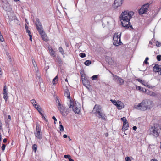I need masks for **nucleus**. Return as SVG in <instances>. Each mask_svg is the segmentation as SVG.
Listing matches in <instances>:
<instances>
[{
  "mask_svg": "<svg viewBox=\"0 0 161 161\" xmlns=\"http://www.w3.org/2000/svg\"><path fill=\"white\" fill-rule=\"evenodd\" d=\"M134 12L131 11H125L122 12L120 16L122 25H123L126 26V25H127V24L130 23V20L134 15Z\"/></svg>",
  "mask_w": 161,
  "mask_h": 161,
  "instance_id": "nucleus-1",
  "label": "nucleus"
},
{
  "mask_svg": "<svg viewBox=\"0 0 161 161\" xmlns=\"http://www.w3.org/2000/svg\"><path fill=\"white\" fill-rule=\"evenodd\" d=\"M153 101L150 100H144L137 105H135L134 108L136 109L141 111H145L147 108L150 109L153 105Z\"/></svg>",
  "mask_w": 161,
  "mask_h": 161,
  "instance_id": "nucleus-2",
  "label": "nucleus"
},
{
  "mask_svg": "<svg viewBox=\"0 0 161 161\" xmlns=\"http://www.w3.org/2000/svg\"><path fill=\"white\" fill-rule=\"evenodd\" d=\"M93 113L96 116L102 120H105L106 116L103 111L101 106L99 105H95L92 110Z\"/></svg>",
  "mask_w": 161,
  "mask_h": 161,
  "instance_id": "nucleus-3",
  "label": "nucleus"
},
{
  "mask_svg": "<svg viewBox=\"0 0 161 161\" xmlns=\"http://www.w3.org/2000/svg\"><path fill=\"white\" fill-rule=\"evenodd\" d=\"M149 134L152 135L153 136L157 138L159 136V130L158 128L157 125L154 126L152 127L149 129Z\"/></svg>",
  "mask_w": 161,
  "mask_h": 161,
  "instance_id": "nucleus-4",
  "label": "nucleus"
},
{
  "mask_svg": "<svg viewBox=\"0 0 161 161\" xmlns=\"http://www.w3.org/2000/svg\"><path fill=\"white\" fill-rule=\"evenodd\" d=\"M36 131L34 133L35 137L38 139L41 140L42 138L41 127L38 123L36 124Z\"/></svg>",
  "mask_w": 161,
  "mask_h": 161,
  "instance_id": "nucleus-5",
  "label": "nucleus"
},
{
  "mask_svg": "<svg viewBox=\"0 0 161 161\" xmlns=\"http://www.w3.org/2000/svg\"><path fill=\"white\" fill-rule=\"evenodd\" d=\"M121 34L120 33L119 35H118V33H115L113 37V44L115 46H118L121 43L120 41Z\"/></svg>",
  "mask_w": 161,
  "mask_h": 161,
  "instance_id": "nucleus-6",
  "label": "nucleus"
},
{
  "mask_svg": "<svg viewBox=\"0 0 161 161\" xmlns=\"http://www.w3.org/2000/svg\"><path fill=\"white\" fill-rule=\"evenodd\" d=\"M57 107L59 110L61 114L63 116H66L68 113V109L66 108L63 105L59 103L57 105Z\"/></svg>",
  "mask_w": 161,
  "mask_h": 161,
  "instance_id": "nucleus-7",
  "label": "nucleus"
},
{
  "mask_svg": "<svg viewBox=\"0 0 161 161\" xmlns=\"http://www.w3.org/2000/svg\"><path fill=\"white\" fill-rule=\"evenodd\" d=\"M149 4V3L146 4L142 6L141 8L139 10V13L140 14H142L148 11Z\"/></svg>",
  "mask_w": 161,
  "mask_h": 161,
  "instance_id": "nucleus-8",
  "label": "nucleus"
},
{
  "mask_svg": "<svg viewBox=\"0 0 161 161\" xmlns=\"http://www.w3.org/2000/svg\"><path fill=\"white\" fill-rule=\"evenodd\" d=\"M70 104L69 105V108H72L73 111L75 113L78 114L80 112V109L79 108L76 106L73 103L71 100L70 101Z\"/></svg>",
  "mask_w": 161,
  "mask_h": 161,
  "instance_id": "nucleus-9",
  "label": "nucleus"
},
{
  "mask_svg": "<svg viewBox=\"0 0 161 161\" xmlns=\"http://www.w3.org/2000/svg\"><path fill=\"white\" fill-rule=\"evenodd\" d=\"M109 72L112 74L113 77V80H114L116 81L117 80L118 82L120 85H122L124 84V81L123 79L116 75H114L111 71H109Z\"/></svg>",
  "mask_w": 161,
  "mask_h": 161,
  "instance_id": "nucleus-10",
  "label": "nucleus"
},
{
  "mask_svg": "<svg viewBox=\"0 0 161 161\" xmlns=\"http://www.w3.org/2000/svg\"><path fill=\"white\" fill-rule=\"evenodd\" d=\"M2 5L3 9L5 10L8 11V12L11 11V8H10L8 2L6 1L5 3V2L3 1Z\"/></svg>",
  "mask_w": 161,
  "mask_h": 161,
  "instance_id": "nucleus-11",
  "label": "nucleus"
},
{
  "mask_svg": "<svg viewBox=\"0 0 161 161\" xmlns=\"http://www.w3.org/2000/svg\"><path fill=\"white\" fill-rule=\"evenodd\" d=\"M7 87L6 86H5L4 87L3 91V98L5 99V101H6L8 98V94L7 93Z\"/></svg>",
  "mask_w": 161,
  "mask_h": 161,
  "instance_id": "nucleus-12",
  "label": "nucleus"
},
{
  "mask_svg": "<svg viewBox=\"0 0 161 161\" xmlns=\"http://www.w3.org/2000/svg\"><path fill=\"white\" fill-rule=\"evenodd\" d=\"M36 29L38 31H41L43 30L42 26L41 23L40 22L39 19H37L36 21Z\"/></svg>",
  "mask_w": 161,
  "mask_h": 161,
  "instance_id": "nucleus-13",
  "label": "nucleus"
},
{
  "mask_svg": "<svg viewBox=\"0 0 161 161\" xmlns=\"http://www.w3.org/2000/svg\"><path fill=\"white\" fill-rule=\"evenodd\" d=\"M7 14L8 15L9 19L10 20L12 21L17 20L16 17L13 12L11 11L7 12Z\"/></svg>",
  "mask_w": 161,
  "mask_h": 161,
  "instance_id": "nucleus-14",
  "label": "nucleus"
},
{
  "mask_svg": "<svg viewBox=\"0 0 161 161\" xmlns=\"http://www.w3.org/2000/svg\"><path fill=\"white\" fill-rule=\"evenodd\" d=\"M38 32L40 35L42 40L45 41H47L48 40L47 35L44 32L43 30L41 31H39Z\"/></svg>",
  "mask_w": 161,
  "mask_h": 161,
  "instance_id": "nucleus-15",
  "label": "nucleus"
},
{
  "mask_svg": "<svg viewBox=\"0 0 161 161\" xmlns=\"http://www.w3.org/2000/svg\"><path fill=\"white\" fill-rule=\"evenodd\" d=\"M146 94L153 97H158L160 95V94H156L155 93L151 91H150L148 90H147V91H146Z\"/></svg>",
  "mask_w": 161,
  "mask_h": 161,
  "instance_id": "nucleus-16",
  "label": "nucleus"
},
{
  "mask_svg": "<svg viewBox=\"0 0 161 161\" xmlns=\"http://www.w3.org/2000/svg\"><path fill=\"white\" fill-rule=\"evenodd\" d=\"M122 3V0H115L114 2V7L115 8L121 6Z\"/></svg>",
  "mask_w": 161,
  "mask_h": 161,
  "instance_id": "nucleus-17",
  "label": "nucleus"
},
{
  "mask_svg": "<svg viewBox=\"0 0 161 161\" xmlns=\"http://www.w3.org/2000/svg\"><path fill=\"white\" fill-rule=\"evenodd\" d=\"M160 70H161V65L155 64L153 67V71L155 72H159Z\"/></svg>",
  "mask_w": 161,
  "mask_h": 161,
  "instance_id": "nucleus-18",
  "label": "nucleus"
},
{
  "mask_svg": "<svg viewBox=\"0 0 161 161\" xmlns=\"http://www.w3.org/2000/svg\"><path fill=\"white\" fill-rule=\"evenodd\" d=\"M129 127V125L128 122L123 123L122 130L123 131L127 130Z\"/></svg>",
  "mask_w": 161,
  "mask_h": 161,
  "instance_id": "nucleus-19",
  "label": "nucleus"
},
{
  "mask_svg": "<svg viewBox=\"0 0 161 161\" xmlns=\"http://www.w3.org/2000/svg\"><path fill=\"white\" fill-rule=\"evenodd\" d=\"M31 103H32V104L35 106V107L36 108H37V106L38 107H39V105H38L36 101L34 99H32L31 100Z\"/></svg>",
  "mask_w": 161,
  "mask_h": 161,
  "instance_id": "nucleus-20",
  "label": "nucleus"
},
{
  "mask_svg": "<svg viewBox=\"0 0 161 161\" xmlns=\"http://www.w3.org/2000/svg\"><path fill=\"white\" fill-rule=\"evenodd\" d=\"M65 95L67 96V98L68 99H70V92L68 90L66 89L65 91Z\"/></svg>",
  "mask_w": 161,
  "mask_h": 161,
  "instance_id": "nucleus-21",
  "label": "nucleus"
},
{
  "mask_svg": "<svg viewBox=\"0 0 161 161\" xmlns=\"http://www.w3.org/2000/svg\"><path fill=\"white\" fill-rule=\"evenodd\" d=\"M58 75L56 76L53 80L52 83L53 85H55L56 84L58 80Z\"/></svg>",
  "mask_w": 161,
  "mask_h": 161,
  "instance_id": "nucleus-22",
  "label": "nucleus"
},
{
  "mask_svg": "<svg viewBox=\"0 0 161 161\" xmlns=\"http://www.w3.org/2000/svg\"><path fill=\"white\" fill-rule=\"evenodd\" d=\"M126 26H125L124 25H122L123 27L125 28V29H128L129 27L131 29H133L132 25H130V23H129L128 24H127V25H126Z\"/></svg>",
  "mask_w": 161,
  "mask_h": 161,
  "instance_id": "nucleus-23",
  "label": "nucleus"
},
{
  "mask_svg": "<svg viewBox=\"0 0 161 161\" xmlns=\"http://www.w3.org/2000/svg\"><path fill=\"white\" fill-rule=\"evenodd\" d=\"M119 103H117V105H116L117 108L119 109H121L122 108V106H121L120 103H121V102L120 101H118Z\"/></svg>",
  "mask_w": 161,
  "mask_h": 161,
  "instance_id": "nucleus-24",
  "label": "nucleus"
},
{
  "mask_svg": "<svg viewBox=\"0 0 161 161\" xmlns=\"http://www.w3.org/2000/svg\"><path fill=\"white\" fill-rule=\"evenodd\" d=\"M49 52L50 54L53 57H55L56 56V54L55 53V51H54L53 50Z\"/></svg>",
  "mask_w": 161,
  "mask_h": 161,
  "instance_id": "nucleus-25",
  "label": "nucleus"
},
{
  "mask_svg": "<svg viewBox=\"0 0 161 161\" xmlns=\"http://www.w3.org/2000/svg\"><path fill=\"white\" fill-rule=\"evenodd\" d=\"M32 148L33 150L35 152H36L37 149V145L36 144L33 145L32 146Z\"/></svg>",
  "mask_w": 161,
  "mask_h": 161,
  "instance_id": "nucleus-26",
  "label": "nucleus"
},
{
  "mask_svg": "<svg viewBox=\"0 0 161 161\" xmlns=\"http://www.w3.org/2000/svg\"><path fill=\"white\" fill-rule=\"evenodd\" d=\"M37 111L39 112L40 114H41V116L43 114L42 113V109L40 108L39 107H37V108H36Z\"/></svg>",
  "mask_w": 161,
  "mask_h": 161,
  "instance_id": "nucleus-27",
  "label": "nucleus"
},
{
  "mask_svg": "<svg viewBox=\"0 0 161 161\" xmlns=\"http://www.w3.org/2000/svg\"><path fill=\"white\" fill-rule=\"evenodd\" d=\"M91 63V61L90 60H86L84 63V64L86 66H89Z\"/></svg>",
  "mask_w": 161,
  "mask_h": 161,
  "instance_id": "nucleus-28",
  "label": "nucleus"
},
{
  "mask_svg": "<svg viewBox=\"0 0 161 161\" xmlns=\"http://www.w3.org/2000/svg\"><path fill=\"white\" fill-rule=\"evenodd\" d=\"M158 98L159 99L158 103V104L157 106L158 107H161V95L160 94V96L158 97Z\"/></svg>",
  "mask_w": 161,
  "mask_h": 161,
  "instance_id": "nucleus-29",
  "label": "nucleus"
},
{
  "mask_svg": "<svg viewBox=\"0 0 161 161\" xmlns=\"http://www.w3.org/2000/svg\"><path fill=\"white\" fill-rule=\"evenodd\" d=\"M97 75H94L92 76L91 77L92 80H97Z\"/></svg>",
  "mask_w": 161,
  "mask_h": 161,
  "instance_id": "nucleus-30",
  "label": "nucleus"
},
{
  "mask_svg": "<svg viewBox=\"0 0 161 161\" xmlns=\"http://www.w3.org/2000/svg\"><path fill=\"white\" fill-rule=\"evenodd\" d=\"M110 101H112V102L113 104L115 106H116L117 105V103H119L118 101H116L115 100H112V99H111L110 100Z\"/></svg>",
  "mask_w": 161,
  "mask_h": 161,
  "instance_id": "nucleus-31",
  "label": "nucleus"
},
{
  "mask_svg": "<svg viewBox=\"0 0 161 161\" xmlns=\"http://www.w3.org/2000/svg\"><path fill=\"white\" fill-rule=\"evenodd\" d=\"M59 50L60 52L62 54H64L63 49L61 47H60L59 48Z\"/></svg>",
  "mask_w": 161,
  "mask_h": 161,
  "instance_id": "nucleus-32",
  "label": "nucleus"
},
{
  "mask_svg": "<svg viewBox=\"0 0 161 161\" xmlns=\"http://www.w3.org/2000/svg\"><path fill=\"white\" fill-rule=\"evenodd\" d=\"M32 61L34 67L37 66L36 63L33 58L32 59Z\"/></svg>",
  "mask_w": 161,
  "mask_h": 161,
  "instance_id": "nucleus-33",
  "label": "nucleus"
},
{
  "mask_svg": "<svg viewBox=\"0 0 161 161\" xmlns=\"http://www.w3.org/2000/svg\"><path fill=\"white\" fill-rule=\"evenodd\" d=\"M121 120L122 121H123V123L127 122V120L125 117H123L122 118H121Z\"/></svg>",
  "mask_w": 161,
  "mask_h": 161,
  "instance_id": "nucleus-34",
  "label": "nucleus"
},
{
  "mask_svg": "<svg viewBox=\"0 0 161 161\" xmlns=\"http://www.w3.org/2000/svg\"><path fill=\"white\" fill-rule=\"evenodd\" d=\"M132 158V157H127L125 158V161H131V160L130 158Z\"/></svg>",
  "mask_w": 161,
  "mask_h": 161,
  "instance_id": "nucleus-35",
  "label": "nucleus"
},
{
  "mask_svg": "<svg viewBox=\"0 0 161 161\" xmlns=\"http://www.w3.org/2000/svg\"><path fill=\"white\" fill-rule=\"evenodd\" d=\"M80 56L81 58H84L86 56V54L85 53H82L80 54Z\"/></svg>",
  "mask_w": 161,
  "mask_h": 161,
  "instance_id": "nucleus-36",
  "label": "nucleus"
},
{
  "mask_svg": "<svg viewBox=\"0 0 161 161\" xmlns=\"http://www.w3.org/2000/svg\"><path fill=\"white\" fill-rule=\"evenodd\" d=\"M59 128L60 131H64V127L62 125H60Z\"/></svg>",
  "mask_w": 161,
  "mask_h": 161,
  "instance_id": "nucleus-37",
  "label": "nucleus"
},
{
  "mask_svg": "<svg viewBox=\"0 0 161 161\" xmlns=\"http://www.w3.org/2000/svg\"><path fill=\"white\" fill-rule=\"evenodd\" d=\"M141 83L142 85H144L145 86H148V85L147 84V83L144 80H143L142 81V82H141Z\"/></svg>",
  "mask_w": 161,
  "mask_h": 161,
  "instance_id": "nucleus-38",
  "label": "nucleus"
},
{
  "mask_svg": "<svg viewBox=\"0 0 161 161\" xmlns=\"http://www.w3.org/2000/svg\"><path fill=\"white\" fill-rule=\"evenodd\" d=\"M149 58L147 57H146L145 58V59L144 62V63H145L146 64H147L148 63L147 62V61L148 60Z\"/></svg>",
  "mask_w": 161,
  "mask_h": 161,
  "instance_id": "nucleus-39",
  "label": "nucleus"
},
{
  "mask_svg": "<svg viewBox=\"0 0 161 161\" xmlns=\"http://www.w3.org/2000/svg\"><path fill=\"white\" fill-rule=\"evenodd\" d=\"M5 147H6V146L5 144H3L2 145V147H1V148H2V151H4L5 149Z\"/></svg>",
  "mask_w": 161,
  "mask_h": 161,
  "instance_id": "nucleus-40",
  "label": "nucleus"
},
{
  "mask_svg": "<svg viewBox=\"0 0 161 161\" xmlns=\"http://www.w3.org/2000/svg\"><path fill=\"white\" fill-rule=\"evenodd\" d=\"M158 61H160L161 60V56L159 55H158L156 57Z\"/></svg>",
  "mask_w": 161,
  "mask_h": 161,
  "instance_id": "nucleus-41",
  "label": "nucleus"
},
{
  "mask_svg": "<svg viewBox=\"0 0 161 161\" xmlns=\"http://www.w3.org/2000/svg\"><path fill=\"white\" fill-rule=\"evenodd\" d=\"M136 89L140 91L141 90L142 88L141 86H136Z\"/></svg>",
  "mask_w": 161,
  "mask_h": 161,
  "instance_id": "nucleus-42",
  "label": "nucleus"
},
{
  "mask_svg": "<svg viewBox=\"0 0 161 161\" xmlns=\"http://www.w3.org/2000/svg\"><path fill=\"white\" fill-rule=\"evenodd\" d=\"M141 91H142L143 92H145L146 93V91H147V90H146L145 88H142Z\"/></svg>",
  "mask_w": 161,
  "mask_h": 161,
  "instance_id": "nucleus-43",
  "label": "nucleus"
},
{
  "mask_svg": "<svg viewBox=\"0 0 161 161\" xmlns=\"http://www.w3.org/2000/svg\"><path fill=\"white\" fill-rule=\"evenodd\" d=\"M52 119L54 120V124H56V121H57V119H56V118L54 116H53L52 117Z\"/></svg>",
  "mask_w": 161,
  "mask_h": 161,
  "instance_id": "nucleus-44",
  "label": "nucleus"
},
{
  "mask_svg": "<svg viewBox=\"0 0 161 161\" xmlns=\"http://www.w3.org/2000/svg\"><path fill=\"white\" fill-rule=\"evenodd\" d=\"M26 32L28 34V35H31V33L30 31L28 29H26Z\"/></svg>",
  "mask_w": 161,
  "mask_h": 161,
  "instance_id": "nucleus-45",
  "label": "nucleus"
},
{
  "mask_svg": "<svg viewBox=\"0 0 161 161\" xmlns=\"http://www.w3.org/2000/svg\"><path fill=\"white\" fill-rule=\"evenodd\" d=\"M34 70L36 72H37L38 71V68L37 66H36L34 67Z\"/></svg>",
  "mask_w": 161,
  "mask_h": 161,
  "instance_id": "nucleus-46",
  "label": "nucleus"
},
{
  "mask_svg": "<svg viewBox=\"0 0 161 161\" xmlns=\"http://www.w3.org/2000/svg\"><path fill=\"white\" fill-rule=\"evenodd\" d=\"M156 43V46L158 47H159L160 46V44L158 42H157Z\"/></svg>",
  "mask_w": 161,
  "mask_h": 161,
  "instance_id": "nucleus-47",
  "label": "nucleus"
},
{
  "mask_svg": "<svg viewBox=\"0 0 161 161\" xmlns=\"http://www.w3.org/2000/svg\"><path fill=\"white\" fill-rule=\"evenodd\" d=\"M70 155H64V157L65 158H68L69 156Z\"/></svg>",
  "mask_w": 161,
  "mask_h": 161,
  "instance_id": "nucleus-48",
  "label": "nucleus"
},
{
  "mask_svg": "<svg viewBox=\"0 0 161 161\" xmlns=\"http://www.w3.org/2000/svg\"><path fill=\"white\" fill-rule=\"evenodd\" d=\"M68 159L69 161H74V160L71 159L70 155L69 156Z\"/></svg>",
  "mask_w": 161,
  "mask_h": 161,
  "instance_id": "nucleus-49",
  "label": "nucleus"
},
{
  "mask_svg": "<svg viewBox=\"0 0 161 161\" xmlns=\"http://www.w3.org/2000/svg\"><path fill=\"white\" fill-rule=\"evenodd\" d=\"M42 117V119H44V120H46V121H47V120L45 117L44 116V115L43 114L42 115H41Z\"/></svg>",
  "mask_w": 161,
  "mask_h": 161,
  "instance_id": "nucleus-50",
  "label": "nucleus"
},
{
  "mask_svg": "<svg viewBox=\"0 0 161 161\" xmlns=\"http://www.w3.org/2000/svg\"><path fill=\"white\" fill-rule=\"evenodd\" d=\"M48 49L49 52L51 51L52 50H53L52 48V47H50V46L48 47Z\"/></svg>",
  "mask_w": 161,
  "mask_h": 161,
  "instance_id": "nucleus-51",
  "label": "nucleus"
},
{
  "mask_svg": "<svg viewBox=\"0 0 161 161\" xmlns=\"http://www.w3.org/2000/svg\"><path fill=\"white\" fill-rule=\"evenodd\" d=\"M133 129L134 130H136L137 129V127L136 126H134L133 127Z\"/></svg>",
  "mask_w": 161,
  "mask_h": 161,
  "instance_id": "nucleus-52",
  "label": "nucleus"
},
{
  "mask_svg": "<svg viewBox=\"0 0 161 161\" xmlns=\"http://www.w3.org/2000/svg\"><path fill=\"white\" fill-rule=\"evenodd\" d=\"M29 37H30V40L31 41H32V36L31 35H29Z\"/></svg>",
  "mask_w": 161,
  "mask_h": 161,
  "instance_id": "nucleus-53",
  "label": "nucleus"
},
{
  "mask_svg": "<svg viewBox=\"0 0 161 161\" xmlns=\"http://www.w3.org/2000/svg\"><path fill=\"white\" fill-rule=\"evenodd\" d=\"M137 80L138 81L140 82L141 83V82H142V81H143L142 80L139 79H137Z\"/></svg>",
  "mask_w": 161,
  "mask_h": 161,
  "instance_id": "nucleus-54",
  "label": "nucleus"
},
{
  "mask_svg": "<svg viewBox=\"0 0 161 161\" xmlns=\"http://www.w3.org/2000/svg\"><path fill=\"white\" fill-rule=\"evenodd\" d=\"M25 26L26 29H28V26H27L26 24H25Z\"/></svg>",
  "mask_w": 161,
  "mask_h": 161,
  "instance_id": "nucleus-55",
  "label": "nucleus"
},
{
  "mask_svg": "<svg viewBox=\"0 0 161 161\" xmlns=\"http://www.w3.org/2000/svg\"><path fill=\"white\" fill-rule=\"evenodd\" d=\"M7 141V139H6V138H5V139H3V142L4 143H5V142H6Z\"/></svg>",
  "mask_w": 161,
  "mask_h": 161,
  "instance_id": "nucleus-56",
  "label": "nucleus"
},
{
  "mask_svg": "<svg viewBox=\"0 0 161 161\" xmlns=\"http://www.w3.org/2000/svg\"><path fill=\"white\" fill-rule=\"evenodd\" d=\"M104 135L106 137H107L108 135V133H105L104 134Z\"/></svg>",
  "mask_w": 161,
  "mask_h": 161,
  "instance_id": "nucleus-57",
  "label": "nucleus"
},
{
  "mask_svg": "<svg viewBox=\"0 0 161 161\" xmlns=\"http://www.w3.org/2000/svg\"><path fill=\"white\" fill-rule=\"evenodd\" d=\"M67 137V136L66 134H64L63 135V137L64 138H66Z\"/></svg>",
  "mask_w": 161,
  "mask_h": 161,
  "instance_id": "nucleus-58",
  "label": "nucleus"
},
{
  "mask_svg": "<svg viewBox=\"0 0 161 161\" xmlns=\"http://www.w3.org/2000/svg\"><path fill=\"white\" fill-rule=\"evenodd\" d=\"M151 161H158V160L155 159H153L151 160Z\"/></svg>",
  "mask_w": 161,
  "mask_h": 161,
  "instance_id": "nucleus-59",
  "label": "nucleus"
},
{
  "mask_svg": "<svg viewBox=\"0 0 161 161\" xmlns=\"http://www.w3.org/2000/svg\"><path fill=\"white\" fill-rule=\"evenodd\" d=\"M2 75V72L1 70V69L0 67V75Z\"/></svg>",
  "mask_w": 161,
  "mask_h": 161,
  "instance_id": "nucleus-60",
  "label": "nucleus"
},
{
  "mask_svg": "<svg viewBox=\"0 0 161 161\" xmlns=\"http://www.w3.org/2000/svg\"><path fill=\"white\" fill-rule=\"evenodd\" d=\"M8 118L10 120L11 119V116L10 115H9L8 116Z\"/></svg>",
  "mask_w": 161,
  "mask_h": 161,
  "instance_id": "nucleus-61",
  "label": "nucleus"
},
{
  "mask_svg": "<svg viewBox=\"0 0 161 161\" xmlns=\"http://www.w3.org/2000/svg\"><path fill=\"white\" fill-rule=\"evenodd\" d=\"M2 137H1V133H0V141H1Z\"/></svg>",
  "mask_w": 161,
  "mask_h": 161,
  "instance_id": "nucleus-62",
  "label": "nucleus"
},
{
  "mask_svg": "<svg viewBox=\"0 0 161 161\" xmlns=\"http://www.w3.org/2000/svg\"><path fill=\"white\" fill-rule=\"evenodd\" d=\"M5 122H6V123L7 125H8V121L7 122V120H6Z\"/></svg>",
  "mask_w": 161,
  "mask_h": 161,
  "instance_id": "nucleus-63",
  "label": "nucleus"
},
{
  "mask_svg": "<svg viewBox=\"0 0 161 161\" xmlns=\"http://www.w3.org/2000/svg\"><path fill=\"white\" fill-rule=\"evenodd\" d=\"M56 102H57V103H60V102H59V100H56Z\"/></svg>",
  "mask_w": 161,
  "mask_h": 161,
  "instance_id": "nucleus-64",
  "label": "nucleus"
}]
</instances>
